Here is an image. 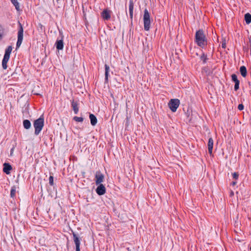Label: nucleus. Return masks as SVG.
Masks as SVG:
<instances>
[{"mask_svg": "<svg viewBox=\"0 0 251 251\" xmlns=\"http://www.w3.org/2000/svg\"><path fill=\"white\" fill-rule=\"evenodd\" d=\"M4 34V28L0 25V41L2 39Z\"/></svg>", "mask_w": 251, "mask_h": 251, "instance_id": "nucleus-23", "label": "nucleus"}, {"mask_svg": "<svg viewBox=\"0 0 251 251\" xmlns=\"http://www.w3.org/2000/svg\"><path fill=\"white\" fill-rule=\"evenodd\" d=\"M201 59L203 63L205 64L207 60V56L204 53H202L201 56Z\"/></svg>", "mask_w": 251, "mask_h": 251, "instance_id": "nucleus-24", "label": "nucleus"}, {"mask_svg": "<svg viewBox=\"0 0 251 251\" xmlns=\"http://www.w3.org/2000/svg\"><path fill=\"white\" fill-rule=\"evenodd\" d=\"M96 192L98 195L101 196L104 195L106 192V189L102 184H99V186L96 190Z\"/></svg>", "mask_w": 251, "mask_h": 251, "instance_id": "nucleus-9", "label": "nucleus"}, {"mask_svg": "<svg viewBox=\"0 0 251 251\" xmlns=\"http://www.w3.org/2000/svg\"><path fill=\"white\" fill-rule=\"evenodd\" d=\"M11 166L7 163H5L3 164V171L6 174H9L10 171L12 170Z\"/></svg>", "mask_w": 251, "mask_h": 251, "instance_id": "nucleus-12", "label": "nucleus"}, {"mask_svg": "<svg viewBox=\"0 0 251 251\" xmlns=\"http://www.w3.org/2000/svg\"><path fill=\"white\" fill-rule=\"evenodd\" d=\"M231 79L235 82L234 90L236 91L239 88L240 81L238 79L237 76L235 74H232L231 75Z\"/></svg>", "mask_w": 251, "mask_h": 251, "instance_id": "nucleus-10", "label": "nucleus"}, {"mask_svg": "<svg viewBox=\"0 0 251 251\" xmlns=\"http://www.w3.org/2000/svg\"><path fill=\"white\" fill-rule=\"evenodd\" d=\"M73 235L74 241L75 246H76V251H80V241L79 237L75 232H73Z\"/></svg>", "mask_w": 251, "mask_h": 251, "instance_id": "nucleus-8", "label": "nucleus"}, {"mask_svg": "<svg viewBox=\"0 0 251 251\" xmlns=\"http://www.w3.org/2000/svg\"><path fill=\"white\" fill-rule=\"evenodd\" d=\"M14 147H13L10 150V155H12V154H13V151H14Z\"/></svg>", "mask_w": 251, "mask_h": 251, "instance_id": "nucleus-31", "label": "nucleus"}, {"mask_svg": "<svg viewBox=\"0 0 251 251\" xmlns=\"http://www.w3.org/2000/svg\"><path fill=\"white\" fill-rule=\"evenodd\" d=\"M19 25H20V28L19 29L18 32V40H17V42L16 43L17 48H19L20 47V46L22 44L23 39V32H24L23 28L22 25L20 23H19Z\"/></svg>", "mask_w": 251, "mask_h": 251, "instance_id": "nucleus-6", "label": "nucleus"}, {"mask_svg": "<svg viewBox=\"0 0 251 251\" xmlns=\"http://www.w3.org/2000/svg\"><path fill=\"white\" fill-rule=\"evenodd\" d=\"M89 118L90 120L91 124L93 126H95L97 124L98 121L96 117L93 114H90Z\"/></svg>", "mask_w": 251, "mask_h": 251, "instance_id": "nucleus-17", "label": "nucleus"}, {"mask_svg": "<svg viewBox=\"0 0 251 251\" xmlns=\"http://www.w3.org/2000/svg\"><path fill=\"white\" fill-rule=\"evenodd\" d=\"M143 20L144 29L146 31H148L150 28L151 19L149 12L147 9H145L144 10Z\"/></svg>", "mask_w": 251, "mask_h": 251, "instance_id": "nucleus-4", "label": "nucleus"}, {"mask_svg": "<svg viewBox=\"0 0 251 251\" xmlns=\"http://www.w3.org/2000/svg\"><path fill=\"white\" fill-rule=\"evenodd\" d=\"M71 105L75 114H77L79 111L77 102L75 101L74 100H72L71 101Z\"/></svg>", "mask_w": 251, "mask_h": 251, "instance_id": "nucleus-13", "label": "nucleus"}, {"mask_svg": "<svg viewBox=\"0 0 251 251\" xmlns=\"http://www.w3.org/2000/svg\"><path fill=\"white\" fill-rule=\"evenodd\" d=\"M44 126V119L43 115L40 118L35 120L33 123V126L35 128L34 134L38 135L41 131Z\"/></svg>", "mask_w": 251, "mask_h": 251, "instance_id": "nucleus-2", "label": "nucleus"}, {"mask_svg": "<svg viewBox=\"0 0 251 251\" xmlns=\"http://www.w3.org/2000/svg\"><path fill=\"white\" fill-rule=\"evenodd\" d=\"M180 104V101L178 99H171L168 103V105L171 111L175 112L176 111Z\"/></svg>", "mask_w": 251, "mask_h": 251, "instance_id": "nucleus-5", "label": "nucleus"}, {"mask_svg": "<svg viewBox=\"0 0 251 251\" xmlns=\"http://www.w3.org/2000/svg\"><path fill=\"white\" fill-rule=\"evenodd\" d=\"M104 178V175L100 171H97L95 174V182L96 185L100 184L103 182Z\"/></svg>", "mask_w": 251, "mask_h": 251, "instance_id": "nucleus-7", "label": "nucleus"}, {"mask_svg": "<svg viewBox=\"0 0 251 251\" xmlns=\"http://www.w3.org/2000/svg\"><path fill=\"white\" fill-rule=\"evenodd\" d=\"M104 67H105V81L106 82H107L108 81L110 68H109V66L107 64H105Z\"/></svg>", "mask_w": 251, "mask_h": 251, "instance_id": "nucleus-18", "label": "nucleus"}, {"mask_svg": "<svg viewBox=\"0 0 251 251\" xmlns=\"http://www.w3.org/2000/svg\"><path fill=\"white\" fill-rule=\"evenodd\" d=\"M233 195V192H232L231 193V195Z\"/></svg>", "mask_w": 251, "mask_h": 251, "instance_id": "nucleus-34", "label": "nucleus"}, {"mask_svg": "<svg viewBox=\"0 0 251 251\" xmlns=\"http://www.w3.org/2000/svg\"><path fill=\"white\" fill-rule=\"evenodd\" d=\"M56 48L58 50H61L63 49L64 44L62 39L57 40L55 43Z\"/></svg>", "mask_w": 251, "mask_h": 251, "instance_id": "nucleus-15", "label": "nucleus"}, {"mask_svg": "<svg viewBox=\"0 0 251 251\" xmlns=\"http://www.w3.org/2000/svg\"><path fill=\"white\" fill-rule=\"evenodd\" d=\"M74 120L77 122H82L83 121V118L82 117H78L77 116H75L73 118Z\"/></svg>", "mask_w": 251, "mask_h": 251, "instance_id": "nucleus-25", "label": "nucleus"}, {"mask_svg": "<svg viewBox=\"0 0 251 251\" xmlns=\"http://www.w3.org/2000/svg\"><path fill=\"white\" fill-rule=\"evenodd\" d=\"M232 176H233V178L235 179H238V176H239V174L238 173H234L233 174H232Z\"/></svg>", "mask_w": 251, "mask_h": 251, "instance_id": "nucleus-28", "label": "nucleus"}, {"mask_svg": "<svg viewBox=\"0 0 251 251\" xmlns=\"http://www.w3.org/2000/svg\"><path fill=\"white\" fill-rule=\"evenodd\" d=\"M245 20L247 24H249L251 23V14L248 13L245 15Z\"/></svg>", "mask_w": 251, "mask_h": 251, "instance_id": "nucleus-21", "label": "nucleus"}, {"mask_svg": "<svg viewBox=\"0 0 251 251\" xmlns=\"http://www.w3.org/2000/svg\"><path fill=\"white\" fill-rule=\"evenodd\" d=\"M12 49V47L11 46H9L5 50V53L2 60V67L4 70L6 69L7 68V63L9 60Z\"/></svg>", "mask_w": 251, "mask_h": 251, "instance_id": "nucleus-3", "label": "nucleus"}, {"mask_svg": "<svg viewBox=\"0 0 251 251\" xmlns=\"http://www.w3.org/2000/svg\"><path fill=\"white\" fill-rule=\"evenodd\" d=\"M207 146H208V152L210 154H211L212 153L213 147V140L211 137H210L208 140Z\"/></svg>", "mask_w": 251, "mask_h": 251, "instance_id": "nucleus-14", "label": "nucleus"}, {"mask_svg": "<svg viewBox=\"0 0 251 251\" xmlns=\"http://www.w3.org/2000/svg\"><path fill=\"white\" fill-rule=\"evenodd\" d=\"M236 183H237V182H236V181H233V182H232V184L233 185H236Z\"/></svg>", "mask_w": 251, "mask_h": 251, "instance_id": "nucleus-33", "label": "nucleus"}, {"mask_svg": "<svg viewBox=\"0 0 251 251\" xmlns=\"http://www.w3.org/2000/svg\"><path fill=\"white\" fill-rule=\"evenodd\" d=\"M101 17L106 20H108L110 18L109 12L107 9H104L101 13Z\"/></svg>", "mask_w": 251, "mask_h": 251, "instance_id": "nucleus-16", "label": "nucleus"}, {"mask_svg": "<svg viewBox=\"0 0 251 251\" xmlns=\"http://www.w3.org/2000/svg\"><path fill=\"white\" fill-rule=\"evenodd\" d=\"M240 72L243 77H246L247 74L246 67L245 66H242L240 68Z\"/></svg>", "mask_w": 251, "mask_h": 251, "instance_id": "nucleus-19", "label": "nucleus"}, {"mask_svg": "<svg viewBox=\"0 0 251 251\" xmlns=\"http://www.w3.org/2000/svg\"><path fill=\"white\" fill-rule=\"evenodd\" d=\"M195 41L199 46L202 48L207 45V39L204 34L203 30L199 29L196 31Z\"/></svg>", "mask_w": 251, "mask_h": 251, "instance_id": "nucleus-1", "label": "nucleus"}, {"mask_svg": "<svg viewBox=\"0 0 251 251\" xmlns=\"http://www.w3.org/2000/svg\"><path fill=\"white\" fill-rule=\"evenodd\" d=\"M238 109L241 111L244 109V105L243 104H239L238 106Z\"/></svg>", "mask_w": 251, "mask_h": 251, "instance_id": "nucleus-29", "label": "nucleus"}, {"mask_svg": "<svg viewBox=\"0 0 251 251\" xmlns=\"http://www.w3.org/2000/svg\"><path fill=\"white\" fill-rule=\"evenodd\" d=\"M222 47L224 49H225L226 47V40H224V41H223L222 42Z\"/></svg>", "mask_w": 251, "mask_h": 251, "instance_id": "nucleus-30", "label": "nucleus"}, {"mask_svg": "<svg viewBox=\"0 0 251 251\" xmlns=\"http://www.w3.org/2000/svg\"><path fill=\"white\" fill-rule=\"evenodd\" d=\"M249 42H250V50H251L250 54H251V40H250Z\"/></svg>", "mask_w": 251, "mask_h": 251, "instance_id": "nucleus-32", "label": "nucleus"}, {"mask_svg": "<svg viewBox=\"0 0 251 251\" xmlns=\"http://www.w3.org/2000/svg\"><path fill=\"white\" fill-rule=\"evenodd\" d=\"M23 126L25 129H29L31 127V123L28 120H25L23 121Z\"/></svg>", "mask_w": 251, "mask_h": 251, "instance_id": "nucleus-20", "label": "nucleus"}, {"mask_svg": "<svg viewBox=\"0 0 251 251\" xmlns=\"http://www.w3.org/2000/svg\"><path fill=\"white\" fill-rule=\"evenodd\" d=\"M17 11L20 10V4L17 0H10Z\"/></svg>", "mask_w": 251, "mask_h": 251, "instance_id": "nucleus-22", "label": "nucleus"}, {"mask_svg": "<svg viewBox=\"0 0 251 251\" xmlns=\"http://www.w3.org/2000/svg\"><path fill=\"white\" fill-rule=\"evenodd\" d=\"M16 195V189L14 188H12L10 191V196L12 198H14Z\"/></svg>", "mask_w": 251, "mask_h": 251, "instance_id": "nucleus-26", "label": "nucleus"}, {"mask_svg": "<svg viewBox=\"0 0 251 251\" xmlns=\"http://www.w3.org/2000/svg\"><path fill=\"white\" fill-rule=\"evenodd\" d=\"M49 184L50 185L52 186L53 185V176H50L49 177Z\"/></svg>", "mask_w": 251, "mask_h": 251, "instance_id": "nucleus-27", "label": "nucleus"}, {"mask_svg": "<svg viewBox=\"0 0 251 251\" xmlns=\"http://www.w3.org/2000/svg\"><path fill=\"white\" fill-rule=\"evenodd\" d=\"M133 8H134V3L132 0H130L129 1V16L130 18L132 20L133 19Z\"/></svg>", "mask_w": 251, "mask_h": 251, "instance_id": "nucleus-11", "label": "nucleus"}]
</instances>
